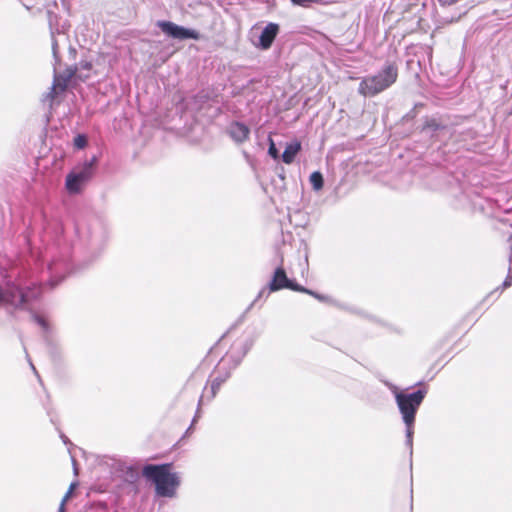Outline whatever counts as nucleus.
I'll list each match as a JSON object with an SVG mask.
<instances>
[{
  "mask_svg": "<svg viewBox=\"0 0 512 512\" xmlns=\"http://www.w3.org/2000/svg\"><path fill=\"white\" fill-rule=\"evenodd\" d=\"M397 78V65L393 62H386L376 74L365 76L360 81L358 92L364 97H374L390 88Z\"/></svg>",
  "mask_w": 512,
  "mask_h": 512,
  "instance_id": "5",
  "label": "nucleus"
},
{
  "mask_svg": "<svg viewBox=\"0 0 512 512\" xmlns=\"http://www.w3.org/2000/svg\"><path fill=\"white\" fill-rule=\"evenodd\" d=\"M318 1L319 0H291V2L294 5H298V6H302V7H307V6H309L310 3H316Z\"/></svg>",
  "mask_w": 512,
  "mask_h": 512,
  "instance_id": "23",
  "label": "nucleus"
},
{
  "mask_svg": "<svg viewBox=\"0 0 512 512\" xmlns=\"http://www.w3.org/2000/svg\"><path fill=\"white\" fill-rule=\"evenodd\" d=\"M510 286H512V269L509 270L508 275L506 276V278L503 281L502 285L500 287L496 288L495 291H493L491 293V295L496 293V292H498V291L502 292L503 290L509 288Z\"/></svg>",
  "mask_w": 512,
  "mask_h": 512,
  "instance_id": "20",
  "label": "nucleus"
},
{
  "mask_svg": "<svg viewBox=\"0 0 512 512\" xmlns=\"http://www.w3.org/2000/svg\"><path fill=\"white\" fill-rule=\"evenodd\" d=\"M294 291L311 295L312 297L319 300L320 302H327L329 300L328 296L319 294L318 292L310 290L302 285L294 287Z\"/></svg>",
  "mask_w": 512,
  "mask_h": 512,
  "instance_id": "17",
  "label": "nucleus"
},
{
  "mask_svg": "<svg viewBox=\"0 0 512 512\" xmlns=\"http://www.w3.org/2000/svg\"><path fill=\"white\" fill-rule=\"evenodd\" d=\"M71 493L72 492L67 491V493L65 494V496L63 497L61 502L65 503L68 500V498L70 497Z\"/></svg>",
  "mask_w": 512,
  "mask_h": 512,
  "instance_id": "25",
  "label": "nucleus"
},
{
  "mask_svg": "<svg viewBox=\"0 0 512 512\" xmlns=\"http://www.w3.org/2000/svg\"><path fill=\"white\" fill-rule=\"evenodd\" d=\"M413 508V490L411 489V495H410V509Z\"/></svg>",
  "mask_w": 512,
  "mask_h": 512,
  "instance_id": "28",
  "label": "nucleus"
},
{
  "mask_svg": "<svg viewBox=\"0 0 512 512\" xmlns=\"http://www.w3.org/2000/svg\"><path fill=\"white\" fill-rule=\"evenodd\" d=\"M87 145V137L79 134L74 138V146L78 149H83Z\"/></svg>",
  "mask_w": 512,
  "mask_h": 512,
  "instance_id": "22",
  "label": "nucleus"
},
{
  "mask_svg": "<svg viewBox=\"0 0 512 512\" xmlns=\"http://www.w3.org/2000/svg\"><path fill=\"white\" fill-rule=\"evenodd\" d=\"M381 381L395 398L397 408L405 425V446L409 449L411 457L413 454V435L416 415L427 395V388H420L413 392H408L407 390H400L395 384L388 380Z\"/></svg>",
  "mask_w": 512,
  "mask_h": 512,
  "instance_id": "2",
  "label": "nucleus"
},
{
  "mask_svg": "<svg viewBox=\"0 0 512 512\" xmlns=\"http://www.w3.org/2000/svg\"><path fill=\"white\" fill-rule=\"evenodd\" d=\"M97 163L98 157L93 155L89 160L84 161L67 174L65 188L69 194L81 192L83 186L93 177Z\"/></svg>",
  "mask_w": 512,
  "mask_h": 512,
  "instance_id": "8",
  "label": "nucleus"
},
{
  "mask_svg": "<svg viewBox=\"0 0 512 512\" xmlns=\"http://www.w3.org/2000/svg\"><path fill=\"white\" fill-rule=\"evenodd\" d=\"M420 132L431 143H446L455 132V127L444 117H425Z\"/></svg>",
  "mask_w": 512,
  "mask_h": 512,
  "instance_id": "7",
  "label": "nucleus"
},
{
  "mask_svg": "<svg viewBox=\"0 0 512 512\" xmlns=\"http://www.w3.org/2000/svg\"><path fill=\"white\" fill-rule=\"evenodd\" d=\"M253 346L252 340L234 343L231 350L219 361L215 372L217 375L211 383V397H215L221 385L230 377L231 370L235 369L247 352Z\"/></svg>",
  "mask_w": 512,
  "mask_h": 512,
  "instance_id": "4",
  "label": "nucleus"
},
{
  "mask_svg": "<svg viewBox=\"0 0 512 512\" xmlns=\"http://www.w3.org/2000/svg\"><path fill=\"white\" fill-rule=\"evenodd\" d=\"M92 69V63L90 61L82 60L79 64H75L68 69V76L64 79L62 88L66 87V80L73 76H78L80 79H86L89 76V72Z\"/></svg>",
  "mask_w": 512,
  "mask_h": 512,
  "instance_id": "13",
  "label": "nucleus"
},
{
  "mask_svg": "<svg viewBox=\"0 0 512 512\" xmlns=\"http://www.w3.org/2000/svg\"><path fill=\"white\" fill-rule=\"evenodd\" d=\"M64 505H65V503H63V502L60 503V507H59V511L58 512H65Z\"/></svg>",
  "mask_w": 512,
  "mask_h": 512,
  "instance_id": "29",
  "label": "nucleus"
},
{
  "mask_svg": "<svg viewBox=\"0 0 512 512\" xmlns=\"http://www.w3.org/2000/svg\"><path fill=\"white\" fill-rule=\"evenodd\" d=\"M60 437L65 444L69 443V439L64 434H61Z\"/></svg>",
  "mask_w": 512,
  "mask_h": 512,
  "instance_id": "27",
  "label": "nucleus"
},
{
  "mask_svg": "<svg viewBox=\"0 0 512 512\" xmlns=\"http://www.w3.org/2000/svg\"><path fill=\"white\" fill-rule=\"evenodd\" d=\"M280 32V26L277 23L269 22L261 31L258 41L253 42V45L260 50H268L271 48L277 35Z\"/></svg>",
  "mask_w": 512,
  "mask_h": 512,
  "instance_id": "11",
  "label": "nucleus"
},
{
  "mask_svg": "<svg viewBox=\"0 0 512 512\" xmlns=\"http://www.w3.org/2000/svg\"><path fill=\"white\" fill-rule=\"evenodd\" d=\"M75 485H76V484L72 483V484L70 485V487H69V490H68V491L72 492V491H73V489H74V487H75Z\"/></svg>",
  "mask_w": 512,
  "mask_h": 512,
  "instance_id": "30",
  "label": "nucleus"
},
{
  "mask_svg": "<svg viewBox=\"0 0 512 512\" xmlns=\"http://www.w3.org/2000/svg\"><path fill=\"white\" fill-rule=\"evenodd\" d=\"M302 145L298 140H293L287 143L284 152L281 155V159L285 164H291L294 162L297 154L301 151Z\"/></svg>",
  "mask_w": 512,
  "mask_h": 512,
  "instance_id": "14",
  "label": "nucleus"
},
{
  "mask_svg": "<svg viewBox=\"0 0 512 512\" xmlns=\"http://www.w3.org/2000/svg\"><path fill=\"white\" fill-rule=\"evenodd\" d=\"M195 421H196V416L193 418L192 425L194 424Z\"/></svg>",
  "mask_w": 512,
  "mask_h": 512,
  "instance_id": "33",
  "label": "nucleus"
},
{
  "mask_svg": "<svg viewBox=\"0 0 512 512\" xmlns=\"http://www.w3.org/2000/svg\"><path fill=\"white\" fill-rule=\"evenodd\" d=\"M54 85H59L57 77L54 79Z\"/></svg>",
  "mask_w": 512,
  "mask_h": 512,
  "instance_id": "31",
  "label": "nucleus"
},
{
  "mask_svg": "<svg viewBox=\"0 0 512 512\" xmlns=\"http://www.w3.org/2000/svg\"><path fill=\"white\" fill-rule=\"evenodd\" d=\"M364 317L368 318L371 321L379 322L374 316H371V315H368V314H364Z\"/></svg>",
  "mask_w": 512,
  "mask_h": 512,
  "instance_id": "26",
  "label": "nucleus"
},
{
  "mask_svg": "<svg viewBox=\"0 0 512 512\" xmlns=\"http://www.w3.org/2000/svg\"><path fill=\"white\" fill-rule=\"evenodd\" d=\"M157 26L162 30L163 33L173 39L198 40L200 38V33L198 31L177 25L171 21H158Z\"/></svg>",
  "mask_w": 512,
  "mask_h": 512,
  "instance_id": "9",
  "label": "nucleus"
},
{
  "mask_svg": "<svg viewBox=\"0 0 512 512\" xmlns=\"http://www.w3.org/2000/svg\"><path fill=\"white\" fill-rule=\"evenodd\" d=\"M50 278L43 285L30 277L26 272L19 273L13 279L6 280L3 287L0 286V305L12 307L15 310H25L38 299L46 286L55 288L70 273L71 265L67 260H53L48 265Z\"/></svg>",
  "mask_w": 512,
  "mask_h": 512,
  "instance_id": "1",
  "label": "nucleus"
},
{
  "mask_svg": "<svg viewBox=\"0 0 512 512\" xmlns=\"http://www.w3.org/2000/svg\"><path fill=\"white\" fill-rule=\"evenodd\" d=\"M310 184L315 191H319L324 186V178L320 171H314L309 177Z\"/></svg>",
  "mask_w": 512,
  "mask_h": 512,
  "instance_id": "16",
  "label": "nucleus"
},
{
  "mask_svg": "<svg viewBox=\"0 0 512 512\" xmlns=\"http://www.w3.org/2000/svg\"><path fill=\"white\" fill-rule=\"evenodd\" d=\"M49 16V26H50V32L52 37V53L53 57L55 59V62L58 63L60 61L59 55H58V43L55 39V30L53 28V18H56V15H53L51 12H48Z\"/></svg>",
  "mask_w": 512,
  "mask_h": 512,
  "instance_id": "15",
  "label": "nucleus"
},
{
  "mask_svg": "<svg viewBox=\"0 0 512 512\" xmlns=\"http://www.w3.org/2000/svg\"><path fill=\"white\" fill-rule=\"evenodd\" d=\"M82 233L86 240L90 261L98 259L103 253L108 240L106 225L100 219H93L87 224L85 232Z\"/></svg>",
  "mask_w": 512,
  "mask_h": 512,
  "instance_id": "6",
  "label": "nucleus"
},
{
  "mask_svg": "<svg viewBox=\"0 0 512 512\" xmlns=\"http://www.w3.org/2000/svg\"><path fill=\"white\" fill-rule=\"evenodd\" d=\"M142 475L154 484L155 493L159 497H175L181 484L178 473L172 472L171 463L146 464L142 468Z\"/></svg>",
  "mask_w": 512,
  "mask_h": 512,
  "instance_id": "3",
  "label": "nucleus"
},
{
  "mask_svg": "<svg viewBox=\"0 0 512 512\" xmlns=\"http://www.w3.org/2000/svg\"><path fill=\"white\" fill-rule=\"evenodd\" d=\"M30 365H31V367H32L33 371L36 373L35 366H34L32 363H30Z\"/></svg>",
  "mask_w": 512,
  "mask_h": 512,
  "instance_id": "32",
  "label": "nucleus"
},
{
  "mask_svg": "<svg viewBox=\"0 0 512 512\" xmlns=\"http://www.w3.org/2000/svg\"><path fill=\"white\" fill-rule=\"evenodd\" d=\"M228 134L236 143L241 144L248 140L250 129L245 123L234 121L228 127Z\"/></svg>",
  "mask_w": 512,
  "mask_h": 512,
  "instance_id": "12",
  "label": "nucleus"
},
{
  "mask_svg": "<svg viewBox=\"0 0 512 512\" xmlns=\"http://www.w3.org/2000/svg\"><path fill=\"white\" fill-rule=\"evenodd\" d=\"M32 318L42 328V330L44 332L49 331V329H50L49 323L44 317H42L36 313H33Z\"/></svg>",
  "mask_w": 512,
  "mask_h": 512,
  "instance_id": "19",
  "label": "nucleus"
},
{
  "mask_svg": "<svg viewBox=\"0 0 512 512\" xmlns=\"http://www.w3.org/2000/svg\"><path fill=\"white\" fill-rule=\"evenodd\" d=\"M268 155L274 160H277L279 158V151L271 137H269Z\"/></svg>",
  "mask_w": 512,
  "mask_h": 512,
  "instance_id": "21",
  "label": "nucleus"
},
{
  "mask_svg": "<svg viewBox=\"0 0 512 512\" xmlns=\"http://www.w3.org/2000/svg\"><path fill=\"white\" fill-rule=\"evenodd\" d=\"M271 292H269V289H268V285L266 287H263L258 295L256 296V298L254 299V301L247 307L245 313H247L249 310H251V308L256 305L260 300H266L269 296Z\"/></svg>",
  "mask_w": 512,
  "mask_h": 512,
  "instance_id": "18",
  "label": "nucleus"
},
{
  "mask_svg": "<svg viewBox=\"0 0 512 512\" xmlns=\"http://www.w3.org/2000/svg\"><path fill=\"white\" fill-rule=\"evenodd\" d=\"M76 54H77L76 49H75L74 47L70 46V47H69V55H70V57H72L73 59H75Z\"/></svg>",
  "mask_w": 512,
  "mask_h": 512,
  "instance_id": "24",
  "label": "nucleus"
},
{
  "mask_svg": "<svg viewBox=\"0 0 512 512\" xmlns=\"http://www.w3.org/2000/svg\"><path fill=\"white\" fill-rule=\"evenodd\" d=\"M300 286L295 280L288 278L282 263L274 270L272 278L268 283L269 292H276L282 289L294 291V287Z\"/></svg>",
  "mask_w": 512,
  "mask_h": 512,
  "instance_id": "10",
  "label": "nucleus"
}]
</instances>
